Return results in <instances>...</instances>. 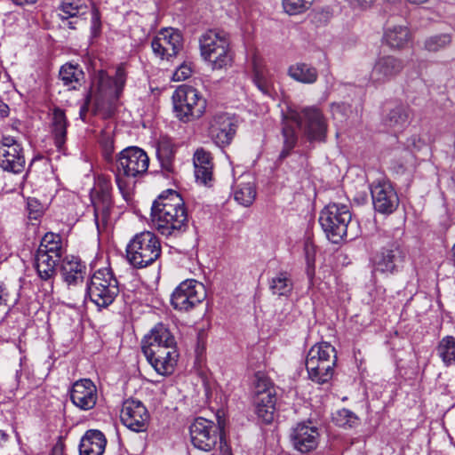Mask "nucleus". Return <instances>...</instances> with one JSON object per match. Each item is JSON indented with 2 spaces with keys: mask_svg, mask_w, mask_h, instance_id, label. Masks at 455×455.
I'll return each instance as SVG.
<instances>
[{
  "mask_svg": "<svg viewBox=\"0 0 455 455\" xmlns=\"http://www.w3.org/2000/svg\"><path fill=\"white\" fill-rule=\"evenodd\" d=\"M347 106L345 105V104H333L331 106V111L333 113V115H336L337 113H339L341 111H345L347 110Z\"/></svg>",
  "mask_w": 455,
  "mask_h": 455,
  "instance_id": "obj_55",
  "label": "nucleus"
},
{
  "mask_svg": "<svg viewBox=\"0 0 455 455\" xmlns=\"http://www.w3.org/2000/svg\"><path fill=\"white\" fill-rule=\"evenodd\" d=\"M291 440L297 451L301 453L309 452L318 445V429L311 422L299 423L292 429Z\"/></svg>",
  "mask_w": 455,
  "mask_h": 455,
  "instance_id": "obj_21",
  "label": "nucleus"
},
{
  "mask_svg": "<svg viewBox=\"0 0 455 455\" xmlns=\"http://www.w3.org/2000/svg\"><path fill=\"white\" fill-rule=\"evenodd\" d=\"M92 4L86 0H63L60 10L61 20H68L69 18H80L89 13Z\"/></svg>",
  "mask_w": 455,
  "mask_h": 455,
  "instance_id": "obj_35",
  "label": "nucleus"
},
{
  "mask_svg": "<svg viewBox=\"0 0 455 455\" xmlns=\"http://www.w3.org/2000/svg\"><path fill=\"white\" fill-rule=\"evenodd\" d=\"M428 0H408V2H410L411 4H424V3H427Z\"/></svg>",
  "mask_w": 455,
  "mask_h": 455,
  "instance_id": "obj_59",
  "label": "nucleus"
},
{
  "mask_svg": "<svg viewBox=\"0 0 455 455\" xmlns=\"http://www.w3.org/2000/svg\"><path fill=\"white\" fill-rule=\"evenodd\" d=\"M412 41V33L404 24L387 26L383 34V42L393 50L404 49Z\"/></svg>",
  "mask_w": 455,
  "mask_h": 455,
  "instance_id": "obj_25",
  "label": "nucleus"
},
{
  "mask_svg": "<svg viewBox=\"0 0 455 455\" xmlns=\"http://www.w3.org/2000/svg\"><path fill=\"white\" fill-rule=\"evenodd\" d=\"M112 184L108 177L100 176L97 181V190L92 196V202L94 209V220L97 228H104L109 219L112 207Z\"/></svg>",
  "mask_w": 455,
  "mask_h": 455,
  "instance_id": "obj_14",
  "label": "nucleus"
},
{
  "mask_svg": "<svg viewBox=\"0 0 455 455\" xmlns=\"http://www.w3.org/2000/svg\"><path fill=\"white\" fill-rule=\"evenodd\" d=\"M253 83L265 95L271 96L274 91V82L269 70L263 60L258 57L253 58Z\"/></svg>",
  "mask_w": 455,
  "mask_h": 455,
  "instance_id": "obj_29",
  "label": "nucleus"
},
{
  "mask_svg": "<svg viewBox=\"0 0 455 455\" xmlns=\"http://www.w3.org/2000/svg\"><path fill=\"white\" fill-rule=\"evenodd\" d=\"M18 5H23L28 4H35L37 0H12Z\"/></svg>",
  "mask_w": 455,
  "mask_h": 455,
  "instance_id": "obj_56",
  "label": "nucleus"
},
{
  "mask_svg": "<svg viewBox=\"0 0 455 455\" xmlns=\"http://www.w3.org/2000/svg\"><path fill=\"white\" fill-rule=\"evenodd\" d=\"M195 177L197 182L209 185L212 180L213 163L209 151L200 148L196 150L193 156Z\"/></svg>",
  "mask_w": 455,
  "mask_h": 455,
  "instance_id": "obj_26",
  "label": "nucleus"
},
{
  "mask_svg": "<svg viewBox=\"0 0 455 455\" xmlns=\"http://www.w3.org/2000/svg\"><path fill=\"white\" fill-rule=\"evenodd\" d=\"M192 444L204 451H212L222 443L224 430L220 423H215L203 417L196 418L189 427Z\"/></svg>",
  "mask_w": 455,
  "mask_h": 455,
  "instance_id": "obj_9",
  "label": "nucleus"
},
{
  "mask_svg": "<svg viewBox=\"0 0 455 455\" xmlns=\"http://www.w3.org/2000/svg\"><path fill=\"white\" fill-rule=\"evenodd\" d=\"M355 9L367 10L371 8L376 0H347Z\"/></svg>",
  "mask_w": 455,
  "mask_h": 455,
  "instance_id": "obj_51",
  "label": "nucleus"
},
{
  "mask_svg": "<svg viewBox=\"0 0 455 455\" xmlns=\"http://www.w3.org/2000/svg\"><path fill=\"white\" fill-rule=\"evenodd\" d=\"M404 259L405 255L402 249L396 243H392L381 248L373 255L371 259L373 271L387 275H394L403 267Z\"/></svg>",
  "mask_w": 455,
  "mask_h": 455,
  "instance_id": "obj_15",
  "label": "nucleus"
},
{
  "mask_svg": "<svg viewBox=\"0 0 455 455\" xmlns=\"http://www.w3.org/2000/svg\"><path fill=\"white\" fill-rule=\"evenodd\" d=\"M451 43V35L448 33L437 34L427 37L424 42L425 50L432 52L446 48Z\"/></svg>",
  "mask_w": 455,
  "mask_h": 455,
  "instance_id": "obj_42",
  "label": "nucleus"
},
{
  "mask_svg": "<svg viewBox=\"0 0 455 455\" xmlns=\"http://www.w3.org/2000/svg\"><path fill=\"white\" fill-rule=\"evenodd\" d=\"M151 220L162 235L177 237L183 234L188 226V217L180 195L173 190L161 194L153 203Z\"/></svg>",
  "mask_w": 455,
  "mask_h": 455,
  "instance_id": "obj_2",
  "label": "nucleus"
},
{
  "mask_svg": "<svg viewBox=\"0 0 455 455\" xmlns=\"http://www.w3.org/2000/svg\"><path fill=\"white\" fill-rule=\"evenodd\" d=\"M205 297L206 291L203 283L188 279L173 291L171 303L174 309L187 312L198 306Z\"/></svg>",
  "mask_w": 455,
  "mask_h": 455,
  "instance_id": "obj_10",
  "label": "nucleus"
},
{
  "mask_svg": "<svg viewBox=\"0 0 455 455\" xmlns=\"http://www.w3.org/2000/svg\"><path fill=\"white\" fill-rule=\"evenodd\" d=\"M403 60L393 55L379 57L370 74V82L374 85H381L395 79L403 69Z\"/></svg>",
  "mask_w": 455,
  "mask_h": 455,
  "instance_id": "obj_18",
  "label": "nucleus"
},
{
  "mask_svg": "<svg viewBox=\"0 0 455 455\" xmlns=\"http://www.w3.org/2000/svg\"><path fill=\"white\" fill-rule=\"evenodd\" d=\"M337 355L333 346L328 342H322L313 346L306 358L307 371H315L319 363L326 371L336 365Z\"/></svg>",
  "mask_w": 455,
  "mask_h": 455,
  "instance_id": "obj_20",
  "label": "nucleus"
},
{
  "mask_svg": "<svg viewBox=\"0 0 455 455\" xmlns=\"http://www.w3.org/2000/svg\"><path fill=\"white\" fill-rule=\"evenodd\" d=\"M411 118L410 108L405 105H398L388 112L384 119V124L394 132H398L409 125Z\"/></svg>",
  "mask_w": 455,
  "mask_h": 455,
  "instance_id": "obj_30",
  "label": "nucleus"
},
{
  "mask_svg": "<svg viewBox=\"0 0 455 455\" xmlns=\"http://www.w3.org/2000/svg\"><path fill=\"white\" fill-rule=\"evenodd\" d=\"M36 268L39 277L45 282L44 288L45 294H52L53 291V279L56 275V266L60 260V258H53L52 255L45 254L36 251Z\"/></svg>",
  "mask_w": 455,
  "mask_h": 455,
  "instance_id": "obj_23",
  "label": "nucleus"
},
{
  "mask_svg": "<svg viewBox=\"0 0 455 455\" xmlns=\"http://www.w3.org/2000/svg\"><path fill=\"white\" fill-rule=\"evenodd\" d=\"M183 47L181 33L172 28H162L151 42V48L156 56L171 60Z\"/></svg>",
  "mask_w": 455,
  "mask_h": 455,
  "instance_id": "obj_12",
  "label": "nucleus"
},
{
  "mask_svg": "<svg viewBox=\"0 0 455 455\" xmlns=\"http://www.w3.org/2000/svg\"><path fill=\"white\" fill-rule=\"evenodd\" d=\"M88 110V106H87V103H84L81 108H80V116L82 119H84V116L86 115V112Z\"/></svg>",
  "mask_w": 455,
  "mask_h": 455,
  "instance_id": "obj_57",
  "label": "nucleus"
},
{
  "mask_svg": "<svg viewBox=\"0 0 455 455\" xmlns=\"http://www.w3.org/2000/svg\"><path fill=\"white\" fill-rule=\"evenodd\" d=\"M70 399L74 405L83 411L92 409L98 399L96 386L88 379L76 381L72 386Z\"/></svg>",
  "mask_w": 455,
  "mask_h": 455,
  "instance_id": "obj_22",
  "label": "nucleus"
},
{
  "mask_svg": "<svg viewBox=\"0 0 455 455\" xmlns=\"http://www.w3.org/2000/svg\"><path fill=\"white\" fill-rule=\"evenodd\" d=\"M120 419L128 429L141 433L148 429L150 414L142 402L130 398L123 403Z\"/></svg>",
  "mask_w": 455,
  "mask_h": 455,
  "instance_id": "obj_13",
  "label": "nucleus"
},
{
  "mask_svg": "<svg viewBox=\"0 0 455 455\" xmlns=\"http://www.w3.org/2000/svg\"><path fill=\"white\" fill-rule=\"evenodd\" d=\"M237 125L235 119L227 113H218L209 120L208 133L220 147L228 146L235 133Z\"/></svg>",
  "mask_w": 455,
  "mask_h": 455,
  "instance_id": "obj_17",
  "label": "nucleus"
},
{
  "mask_svg": "<svg viewBox=\"0 0 455 455\" xmlns=\"http://www.w3.org/2000/svg\"><path fill=\"white\" fill-rule=\"evenodd\" d=\"M107 445L104 434L98 429L87 430L79 444L80 455H103Z\"/></svg>",
  "mask_w": 455,
  "mask_h": 455,
  "instance_id": "obj_27",
  "label": "nucleus"
},
{
  "mask_svg": "<svg viewBox=\"0 0 455 455\" xmlns=\"http://www.w3.org/2000/svg\"><path fill=\"white\" fill-rule=\"evenodd\" d=\"M68 27L70 28V29H76V22L75 21H68Z\"/></svg>",
  "mask_w": 455,
  "mask_h": 455,
  "instance_id": "obj_60",
  "label": "nucleus"
},
{
  "mask_svg": "<svg viewBox=\"0 0 455 455\" xmlns=\"http://www.w3.org/2000/svg\"><path fill=\"white\" fill-rule=\"evenodd\" d=\"M322 365V363H319L315 371H307L309 379L319 384H323L329 381L332 378L334 371V368H331L326 371L323 369V367Z\"/></svg>",
  "mask_w": 455,
  "mask_h": 455,
  "instance_id": "obj_45",
  "label": "nucleus"
},
{
  "mask_svg": "<svg viewBox=\"0 0 455 455\" xmlns=\"http://www.w3.org/2000/svg\"><path fill=\"white\" fill-rule=\"evenodd\" d=\"M234 198L241 205L248 207L254 202L257 191L255 180L251 173H243L234 185Z\"/></svg>",
  "mask_w": 455,
  "mask_h": 455,
  "instance_id": "obj_24",
  "label": "nucleus"
},
{
  "mask_svg": "<svg viewBox=\"0 0 455 455\" xmlns=\"http://www.w3.org/2000/svg\"><path fill=\"white\" fill-rule=\"evenodd\" d=\"M84 76L83 70L77 65L67 63L60 70V78L68 90L77 89L81 85Z\"/></svg>",
  "mask_w": 455,
  "mask_h": 455,
  "instance_id": "obj_37",
  "label": "nucleus"
},
{
  "mask_svg": "<svg viewBox=\"0 0 455 455\" xmlns=\"http://www.w3.org/2000/svg\"><path fill=\"white\" fill-rule=\"evenodd\" d=\"M352 213L349 206L344 204L331 203L320 212L319 223L327 238L333 243H339L344 238L354 239L356 233H350L349 225Z\"/></svg>",
  "mask_w": 455,
  "mask_h": 455,
  "instance_id": "obj_5",
  "label": "nucleus"
},
{
  "mask_svg": "<svg viewBox=\"0 0 455 455\" xmlns=\"http://www.w3.org/2000/svg\"><path fill=\"white\" fill-rule=\"evenodd\" d=\"M315 0H283V6L290 15H297L306 12Z\"/></svg>",
  "mask_w": 455,
  "mask_h": 455,
  "instance_id": "obj_43",
  "label": "nucleus"
},
{
  "mask_svg": "<svg viewBox=\"0 0 455 455\" xmlns=\"http://www.w3.org/2000/svg\"><path fill=\"white\" fill-rule=\"evenodd\" d=\"M288 76L296 82L313 84L318 79V71L311 64L296 62L289 67Z\"/></svg>",
  "mask_w": 455,
  "mask_h": 455,
  "instance_id": "obj_32",
  "label": "nucleus"
},
{
  "mask_svg": "<svg viewBox=\"0 0 455 455\" xmlns=\"http://www.w3.org/2000/svg\"><path fill=\"white\" fill-rule=\"evenodd\" d=\"M0 439L3 442L8 441V435L5 433V431L0 429Z\"/></svg>",
  "mask_w": 455,
  "mask_h": 455,
  "instance_id": "obj_58",
  "label": "nucleus"
},
{
  "mask_svg": "<svg viewBox=\"0 0 455 455\" xmlns=\"http://www.w3.org/2000/svg\"><path fill=\"white\" fill-rule=\"evenodd\" d=\"M149 157L137 147H129L122 150L112 167L116 183L124 200L128 201L135 178L145 174L148 169Z\"/></svg>",
  "mask_w": 455,
  "mask_h": 455,
  "instance_id": "obj_4",
  "label": "nucleus"
},
{
  "mask_svg": "<svg viewBox=\"0 0 455 455\" xmlns=\"http://www.w3.org/2000/svg\"><path fill=\"white\" fill-rule=\"evenodd\" d=\"M9 298V293L5 285L0 282V306L6 305Z\"/></svg>",
  "mask_w": 455,
  "mask_h": 455,
  "instance_id": "obj_54",
  "label": "nucleus"
},
{
  "mask_svg": "<svg viewBox=\"0 0 455 455\" xmlns=\"http://www.w3.org/2000/svg\"><path fill=\"white\" fill-rule=\"evenodd\" d=\"M291 124H296L303 135L309 142L325 140L327 133V121L322 111L315 107L297 109L289 107L283 113V148L280 154L281 158H285L296 146L298 136Z\"/></svg>",
  "mask_w": 455,
  "mask_h": 455,
  "instance_id": "obj_1",
  "label": "nucleus"
},
{
  "mask_svg": "<svg viewBox=\"0 0 455 455\" xmlns=\"http://www.w3.org/2000/svg\"><path fill=\"white\" fill-rule=\"evenodd\" d=\"M159 238L150 231L140 232L133 236L126 247L128 262L136 268L153 264L161 255Z\"/></svg>",
  "mask_w": 455,
  "mask_h": 455,
  "instance_id": "obj_7",
  "label": "nucleus"
},
{
  "mask_svg": "<svg viewBox=\"0 0 455 455\" xmlns=\"http://www.w3.org/2000/svg\"><path fill=\"white\" fill-rule=\"evenodd\" d=\"M423 145V141L416 135L411 137L407 140V148L412 150H419Z\"/></svg>",
  "mask_w": 455,
  "mask_h": 455,
  "instance_id": "obj_52",
  "label": "nucleus"
},
{
  "mask_svg": "<svg viewBox=\"0 0 455 455\" xmlns=\"http://www.w3.org/2000/svg\"><path fill=\"white\" fill-rule=\"evenodd\" d=\"M229 44L228 34L224 31L208 30L200 38L201 55L215 51L217 47Z\"/></svg>",
  "mask_w": 455,
  "mask_h": 455,
  "instance_id": "obj_34",
  "label": "nucleus"
},
{
  "mask_svg": "<svg viewBox=\"0 0 455 455\" xmlns=\"http://www.w3.org/2000/svg\"><path fill=\"white\" fill-rule=\"evenodd\" d=\"M172 100L174 115L182 123L198 120L206 111V99L193 86H179L174 91Z\"/></svg>",
  "mask_w": 455,
  "mask_h": 455,
  "instance_id": "obj_6",
  "label": "nucleus"
},
{
  "mask_svg": "<svg viewBox=\"0 0 455 455\" xmlns=\"http://www.w3.org/2000/svg\"><path fill=\"white\" fill-rule=\"evenodd\" d=\"M68 120L64 111L56 108L52 111L51 132L59 151L63 149L67 139Z\"/></svg>",
  "mask_w": 455,
  "mask_h": 455,
  "instance_id": "obj_31",
  "label": "nucleus"
},
{
  "mask_svg": "<svg viewBox=\"0 0 455 455\" xmlns=\"http://www.w3.org/2000/svg\"><path fill=\"white\" fill-rule=\"evenodd\" d=\"M269 291L274 296L288 298L293 291V281L291 274L280 271L269 282Z\"/></svg>",
  "mask_w": 455,
  "mask_h": 455,
  "instance_id": "obj_33",
  "label": "nucleus"
},
{
  "mask_svg": "<svg viewBox=\"0 0 455 455\" xmlns=\"http://www.w3.org/2000/svg\"><path fill=\"white\" fill-rule=\"evenodd\" d=\"M28 216L29 220H38L44 213V206L36 198L29 197L27 202Z\"/></svg>",
  "mask_w": 455,
  "mask_h": 455,
  "instance_id": "obj_46",
  "label": "nucleus"
},
{
  "mask_svg": "<svg viewBox=\"0 0 455 455\" xmlns=\"http://www.w3.org/2000/svg\"><path fill=\"white\" fill-rule=\"evenodd\" d=\"M37 251L52 255L53 258L61 259L62 240L60 235L52 232L46 233L41 239Z\"/></svg>",
  "mask_w": 455,
  "mask_h": 455,
  "instance_id": "obj_39",
  "label": "nucleus"
},
{
  "mask_svg": "<svg viewBox=\"0 0 455 455\" xmlns=\"http://www.w3.org/2000/svg\"><path fill=\"white\" fill-rule=\"evenodd\" d=\"M435 350L445 366L455 365V337L451 335L443 337Z\"/></svg>",
  "mask_w": 455,
  "mask_h": 455,
  "instance_id": "obj_38",
  "label": "nucleus"
},
{
  "mask_svg": "<svg viewBox=\"0 0 455 455\" xmlns=\"http://www.w3.org/2000/svg\"><path fill=\"white\" fill-rule=\"evenodd\" d=\"M141 350L159 375L167 376L174 371L179 355L175 338L165 324L157 323L144 337Z\"/></svg>",
  "mask_w": 455,
  "mask_h": 455,
  "instance_id": "obj_3",
  "label": "nucleus"
},
{
  "mask_svg": "<svg viewBox=\"0 0 455 455\" xmlns=\"http://www.w3.org/2000/svg\"><path fill=\"white\" fill-rule=\"evenodd\" d=\"M60 272L64 282L68 286H76L84 282L86 266L81 260L72 257L62 261Z\"/></svg>",
  "mask_w": 455,
  "mask_h": 455,
  "instance_id": "obj_28",
  "label": "nucleus"
},
{
  "mask_svg": "<svg viewBox=\"0 0 455 455\" xmlns=\"http://www.w3.org/2000/svg\"><path fill=\"white\" fill-rule=\"evenodd\" d=\"M65 445L61 440H59L52 449L51 455H65Z\"/></svg>",
  "mask_w": 455,
  "mask_h": 455,
  "instance_id": "obj_53",
  "label": "nucleus"
},
{
  "mask_svg": "<svg viewBox=\"0 0 455 455\" xmlns=\"http://www.w3.org/2000/svg\"><path fill=\"white\" fill-rule=\"evenodd\" d=\"M100 145L103 150V156L108 162L112 161V156L114 153V139L112 135L105 132L100 137Z\"/></svg>",
  "mask_w": 455,
  "mask_h": 455,
  "instance_id": "obj_49",
  "label": "nucleus"
},
{
  "mask_svg": "<svg viewBox=\"0 0 455 455\" xmlns=\"http://www.w3.org/2000/svg\"><path fill=\"white\" fill-rule=\"evenodd\" d=\"M118 293L117 279L108 267L95 271L86 284V294L100 308L111 305Z\"/></svg>",
  "mask_w": 455,
  "mask_h": 455,
  "instance_id": "obj_8",
  "label": "nucleus"
},
{
  "mask_svg": "<svg viewBox=\"0 0 455 455\" xmlns=\"http://www.w3.org/2000/svg\"><path fill=\"white\" fill-rule=\"evenodd\" d=\"M192 67L190 63L183 62L173 73L174 81H183L190 77L192 75Z\"/></svg>",
  "mask_w": 455,
  "mask_h": 455,
  "instance_id": "obj_50",
  "label": "nucleus"
},
{
  "mask_svg": "<svg viewBox=\"0 0 455 455\" xmlns=\"http://www.w3.org/2000/svg\"><path fill=\"white\" fill-rule=\"evenodd\" d=\"M253 398H262L270 395V397L276 396V391L272 380L263 372H257L253 382Z\"/></svg>",
  "mask_w": 455,
  "mask_h": 455,
  "instance_id": "obj_41",
  "label": "nucleus"
},
{
  "mask_svg": "<svg viewBox=\"0 0 455 455\" xmlns=\"http://www.w3.org/2000/svg\"><path fill=\"white\" fill-rule=\"evenodd\" d=\"M127 75L123 65L117 67L112 77L104 70H100L95 77L97 90L102 98L118 100L126 83Z\"/></svg>",
  "mask_w": 455,
  "mask_h": 455,
  "instance_id": "obj_19",
  "label": "nucleus"
},
{
  "mask_svg": "<svg viewBox=\"0 0 455 455\" xmlns=\"http://www.w3.org/2000/svg\"><path fill=\"white\" fill-rule=\"evenodd\" d=\"M371 194L374 209L379 213L390 214L399 205L398 196L389 180L381 179L374 181Z\"/></svg>",
  "mask_w": 455,
  "mask_h": 455,
  "instance_id": "obj_16",
  "label": "nucleus"
},
{
  "mask_svg": "<svg viewBox=\"0 0 455 455\" xmlns=\"http://www.w3.org/2000/svg\"><path fill=\"white\" fill-rule=\"evenodd\" d=\"M276 396L270 397V395L262 398H253L255 413L264 423L269 424L274 420L275 411Z\"/></svg>",
  "mask_w": 455,
  "mask_h": 455,
  "instance_id": "obj_36",
  "label": "nucleus"
},
{
  "mask_svg": "<svg viewBox=\"0 0 455 455\" xmlns=\"http://www.w3.org/2000/svg\"><path fill=\"white\" fill-rule=\"evenodd\" d=\"M305 250V256H306V261H307V268L306 273L307 275V278L309 280L310 284H313V280L315 277V246L313 244H305L304 247Z\"/></svg>",
  "mask_w": 455,
  "mask_h": 455,
  "instance_id": "obj_44",
  "label": "nucleus"
},
{
  "mask_svg": "<svg viewBox=\"0 0 455 455\" xmlns=\"http://www.w3.org/2000/svg\"><path fill=\"white\" fill-rule=\"evenodd\" d=\"M211 63L213 69H221L231 64L232 56L229 51V44L217 47L215 51L202 56Z\"/></svg>",
  "mask_w": 455,
  "mask_h": 455,
  "instance_id": "obj_40",
  "label": "nucleus"
},
{
  "mask_svg": "<svg viewBox=\"0 0 455 455\" xmlns=\"http://www.w3.org/2000/svg\"><path fill=\"white\" fill-rule=\"evenodd\" d=\"M338 421L340 426L353 427L358 424V417L349 410L342 409L338 412Z\"/></svg>",
  "mask_w": 455,
  "mask_h": 455,
  "instance_id": "obj_48",
  "label": "nucleus"
},
{
  "mask_svg": "<svg viewBox=\"0 0 455 455\" xmlns=\"http://www.w3.org/2000/svg\"><path fill=\"white\" fill-rule=\"evenodd\" d=\"M26 160L21 143L12 136L0 138V168L8 172L19 174L25 169Z\"/></svg>",
  "mask_w": 455,
  "mask_h": 455,
  "instance_id": "obj_11",
  "label": "nucleus"
},
{
  "mask_svg": "<svg viewBox=\"0 0 455 455\" xmlns=\"http://www.w3.org/2000/svg\"><path fill=\"white\" fill-rule=\"evenodd\" d=\"M91 14V37L97 38L101 33V20L99 10L92 5L90 9Z\"/></svg>",
  "mask_w": 455,
  "mask_h": 455,
  "instance_id": "obj_47",
  "label": "nucleus"
}]
</instances>
